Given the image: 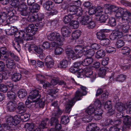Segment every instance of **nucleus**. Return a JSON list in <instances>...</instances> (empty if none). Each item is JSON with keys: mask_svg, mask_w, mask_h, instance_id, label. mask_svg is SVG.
<instances>
[{"mask_svg": "<svg viewBox=\"0 0 131 131\" xmlns=\"http://www.w3.org/2000/svg\"><path fill=\"white\" fill-rule=\"evenodd\" d=\"M47 37L48 40L52 42H51V45L47 42H44L42 46L46 48H49L51 45L53 47L60 46L62 44L64 40L63 38H61L60 34L56 32L50 33L47 35Z\"/></svg>", "mask_w": 131, "mask_h": 131, "instance_id": "1", "label": "nucleus"}, {"mask_svg": "<svg viewBox=\"0 0 131 131\" xmlns=\"http://www.w3.org/2000/svg\"><path fill=\"white\" fill-rule=\"evenodd\" d=\"M6 118L7 122L9 126L17 125L20 122L21 120L25 122L29 119L28 115L23 114L15 115L14 117L9 115Z\"/></svg>", "mask_w": 131, "mask_h": 131, "instance_id": "2", "label": "nucleus"}, {"mask_svg": "<svg viewBox=\"0 0 131 131\" xmlns=\"http://www.w3.org/2000/svg\"><path fill=\"white\" fill-rule=\"evenodd\" d=\"M83 95V93L81 92L80 89H78L75 92L74 96L67 102L66 105L65 111L66 113H69L71 110L72 106L76 102L81 100V97Z\"/></svg>", "mask_w": 131, "mask_h": 131, "instance_id": "3", "label": "nucleus"}, {"mask_svg": "<svg viewBox=\"0 0 131 131\" xmlns=\"http://www.w3.org/2000/svg\"><path fill=\"white\" fill-rule=\"evenodd\" d=\"M11 5L17 8L20 11L21 15L26 16L28 14V8L26 5L24 3L20 4L18 0H11Z\"/></svg>", "mask_w": 131, "mask_h": 131, "instance_id": "4", "label": "nucleus"}, {"mask_svg": "<svg viewBox=\"0 0 131 131\" xmlns=\"http://www.w3.org/2000/svg\"><path fill=\"white\" fill-rule=\"evenodd\" d=\"M106 5L107 7V13L111 14L112 12H114L115 13V16L117 18L121 17L122 19V16L126 12V10L125 11L123 9L114 5L107 4Z\"/></svg>", "mask_w": 131, "mask_h": 131, "instance_id": "5", "label": "nucleus"}, {"mask_svg": "<svg viewBox=\"0 0 131 131\" xmlns=\"http://www.w3.org/2000/svg\"><path fill=\"white\" fill-rule=\"evenodd\" d=\"M123 122L124 125L123 126L112 127L111 128V131H124L131 123V117L128 116L123 117Z\"/></svg>", "mask_w": 131, "mask_h": 131, "instance_id": "6", "label": "nucleus"}, {"mask_svg": "<svg viewBox=\"0 0 131 131\" xmlns=\"http://www.w3.org/2000/svg\"><path fill=\"white\" fill-rule=\"evenodd\" d=\"M61 111L58 109L56 111L52 114V117L51 119V125H55V128L56 130L60 129L61 128V125L57 118L61 115Z\"/></svg>", "mask_w": 131, "mask_h": 131, "instance_id": "7", "label": "nucleus"}, {"mask_svg": "<svg viewBox=\"0 0 131 131\" xmlns=\"http://www.w3.org/2000/svg\"><path fill=\"white\" fill-rule=\"evenodd\" d=\"M68 11L70 12V14L72 15L76 14V15L80 16L82 14V8L81 7L78 8L74 5L70 6L67 9Z\"/></svg>", "mask_w": 131, "mask_h": 131, "instance_id": "8", "label": "nucleus"}, {"mask_svg": "<svg viewBox=\"0 0 131 131\" xmlns=\"http://www.w3.org/2000/svg\"><path fill=\"white\" fill-rule=\"evenodd\" d=\"M38 29V27L36 25L31 24L25 28L24 30L27 33H30L34 35L37 33Z\"/></svg>", "mask_w": 131, "mask_h": 131, "instance_id": "9", "label": "nucleus"}, {"mask_svg": "<svg viewBox=\"0 0 131 131\" xmlns=\"http://www.w3.org/2000/svg\"><path fill=\"white\" fill-rule=\"evenodd\" d=\"M66 53L68 58H71L73 60L80 58L83 55L81 53H80L78 54V53L77 54L76 53H75L72 50H66Z\"/></svg>", "mask_w": 131, "mask_h": 131, "instance_id": "10", "label": "nucleus"}, {"mask_svg": "<svg viewBox=\"0 0 131 131\" xmlns=\"http://www.w3.org/2000/svg\"><path fill=\"white\" fill-rule=\"evenodd\" d=\"M24 127L27 131H40V129L34 124L26 123L24 125Z\"/></svg>", "mask_w": 131, "mask_h": 131, "instance_id": "11", "label": "nucleus"}, {"mask_svg": "<svg viewBox=\"0 0 131 131\" xmlns=\"http://www.w3.org/2000/svg\"><path fill=\"white\" fill-rule=\"evenodd\" d=\"M123 35V32L119 29H117L111 34L110 36V39L112 40L122 37Z\"/></svg>", "mask_w": 131, "mask_h": 131, "instance_id": "12", "label": "nucleus"}, {"mask_svg": "<svg viewBox=\"0 0 131 131\" xmlns=\"http://www.w3.org/2000/svg\"><path fill=\"white\" fill-rule=\"evenodd\" d=\"M19 36L18 37V38L20 37L21 38V37H22L23 39L27 41L32 39V35L31 34L27 33L25 31H20V32H19Z\"/></svg>", "mask_w": 131, "mask_h": 131, "instance_id": "13", "label": "nucleus"}, {"mask_svg": "<svg viewBox=\"0 0 131 131\" xmlns=\"http://www.w3.org/2000/svg\"><path fill=\"white\" fill-rule=\"evenodd\" d=\"M29 52L34 51L37 53L40 54L43 52L42 49L39 46H37L34 44L30 45L28 48Z\"/></svg>", "mask_w": 131, "mask_h": 131, "instance_id": "14", "label": "nucleus"}, {"mask_svg": "<svg viewBox=\"0 0 131 131\" xmlns=\"http://www.w3.org/2000/svg\"><path fill=\"white\" fill-rule=\"evenodd\" d=\"M102 8L101 6H99L96 9L93 8L89 9V13L90 15L95 14L96 16H98L102 14Z\"/></svg>", "mask_w": 131, "mask_h": 131, "instance_id": "15", "label": "nucleus"}, {"mask_svg": "<svg viewBox=\"0 0 131 131\" xmlns=\"http://www.w3.org/2000/svg\"><path fill=\"white\" fill-rule=\"evenodd\" d=\"M45 66L48 68H50L53 66V61L51 56H47L45 60Z\"/></svg>", "mask_w": 131, "mask_h": 131, "instance_id": "16", "label": "nucleus"}, {"mask_svg": "<svg viewBox=\"0 0 131 131\" xmlns=\"http://www.w3.org/2000/svg\"><path fill=\"white\" fill-rule=\"evenodd\" d=\"M109 32V30L106 29L101 30L100 31H98L97 33V38L101 40L105 39V33Z\"/></svg>", "mask_w": 131, "mask_h": 131, "instance_id": "17", "label": "nucleus"}, {"mask_svg": "<svg viewBox=\"0 0 131 131\" xmlns=\"http://www.w3.org/2000/svg\"><path fill=\"white\" fill-rule=\"evenodd\" d=\"M71 30L67 26H64L61 29V32L63 36L67 37H69L70 35Z\"/></svg>", "mask_w": 131, "mask_h": 131, "instance_id": "18", "label": "nucleus"}, {"mask_svg": "<svg viewBox=\"0 0 131 131\" xmlns=\"http://www.w3.org/2000/svg\"><path fill=\"white\" fill-rule=\"evenodd\" d=\"M39 17H40V19L39 18V20H41L43 18V16L42 15L40 14L36 13L34 15H30L28 16L27 20L29 22H33L36 20L37 19H38Z\"/></svg>", "mask_w": 131, "mask_h": 131, "instance_id": "19", "label": "nucleus"}, {"mask_svg": "<svg viewBox=\"0 0 131 131\" xmlns=\"http://www.w3.org/2000/svg\"><path fill=\"white\" fill-rule=\"evenodd\" d=\"M78 69L75 68L73 66L70 67L69 69V71L72 73L77 72V74L79 75L77 76L78 78H82L81 76L83 75V72H84L83 69H81L80 70H78Z\"/></svg>", "mask_w": 131, "mask_h": 131, "instance_id": "20", "label": "nucleus"}, {"mask_svg": "<svg viewBox=\"0 0 131 131\" xmlns=\"http://www.w3.org/2000/svg\"><path fill=\"white\" fill-rule=\"evenodd\" d=\"M95 53L94 51L89 47L87 46L84 49L83 53L85 55L90 56V57L93 56Z\"/></svg>", "mask_w": 131, "mask_h": 131, "instance_id": "21", "label": "nucleus"}, {"mask_svg": "<svg viewBox=\"0 0 131 131\" xmlns=\"http://www.w3.org/2000/svg\"><path fill=\"white\" fill-rule=\"evenodd\" d=\"M87 131H99L100 128L95 123H89L86 128Z\"/></svg>", "mask_w": 131, "mask_h": 131, "instance_id": "22", "label": "nucleus"}, {"mask_svg": "<svg viewBox=\"0 0 131 131\" xmlns=\"http://www.w3.org/2000/svg\"><path fill=\"white\" fill-rule=\"evenodd\" d=\"M13 14V12L11 11H8L7 13L5 12H3L0 15V20L2 23L3 22H5L6 20H5L6 19L7 16H12L11 14Z\"/></svg>", "mask_w": 131, "mask_h": 131, "instance_id": "23", "label": "nucleus"}, {"mask_svg": "<svg viewBox=\"0 0 131 131\" xmlns=\"http://www.w3.org/2000/svg\"><path fill=\"white\" fill-rule=\"evenodd\" d=\"M115 73H112L110 77V79L113 78L116 81L119 82H122L124 81L126 79V77L123 75H119L115 77L114 75Z\"/></svg>", "mask_w": 131, "mask_h": 131, "instance_id": "24", "label": "nucleus"}, {"mask_svg": "<svg viewBox=\"0 0 131 131\" xmlns=\"http://www.w3.org/2000/svg\"><path fill=\"white\" fill-rule=\"evenodd\" d=\"M5 64L7 68L11 69L14 67L15 64L13 60L8 58L5 60Z\"/></svg>", "mask_w": 131, "mask_h": 131, "instance_id": "25", "label": "nucleus"}, {"mask_svg": "<svg viewBox=\"0 0 131 131\" xmlns=\"http://www.w3.org/2000/svg\"><path fill=\"white\" fill-rule=\"evenodd\" d=\"M91 17L85 15L82 16L81 18L79 17L80 22L81 24L83 25H86L89 20H91Z\"/></svg>", "mask_w": 131, "mask_h": 131, "instance_id": "26", "label": "nucleus"}, {"mask_svg": "<svg viewBox=\"0 0 131 131\" xmlns=\"http://www.w3.org/2000/svg\"><path fill=\"white\" fill-rule=\"evenodd\" d=\"M7 108L10 111H14L16 109L17 105L15 102L14 101H9L7 104Z\"/></svg>", "mask_w": 131, "mask_h": 131, "instance_id": "27", "label": "nucleus"}, {"mask_svg": "<svg viewBox=\"0 0 131 131\" xmlns=\"http://www.w3.org/2000/svg\"><path fill=\"white\" fill-rule=\"evenodd\" d=\"M115 108L119 112H122L126 109L125 105L120 102L117 103L115 105Z\"/></svg>", "mask_w": 131, "mask_h": 131, "instance_id": "28", "label": "nucleus"}, {"mask_svg": "<svg viewBox=\"0 0 131 131\" xmlns=\"http://www.w3.org/2000/svg\"><path fill=\"white\" fill-rule=\"evenodd\" d=\"M93 59L92 57H86L82 62V65L84 66H88L93 61Z\"/></svg>", "mask_w": 131, "mask_h": 131, "instance_id": "29", "label": "nucleus"}, {"mask_svg": "<svg viewBox=\"0 0 131 131\" xmlns=\"http://www.w3.org/2000/svg\"><path fill=\"white\" fill-rule=\"evenodd\" d=\"M105 55V51L100 49L97 51L95 53V57L96 58L100 59L103 58Z\"/></svg>", "mask_w": 131, "mask_h": 131, "instance_id": "30", "label": "nucleus"}, {"mask_svg": "<svg viewBox=\"0 0 131 131\" xmlns=\"http://www.w3.org/2000/svg\"><path fill=\"white\" fill-rule=\"evenodd\" d=\"M39 96V95L38 91L37 90H35L31 91L28 98L32 100Z\"/></svg>", "mask_w": 131, "mask_h": 131, "instance_id": "31", "label": "nucleus"}, {"mask_svg": "<svg viewBox=\"0 0 131 131\" xmlns=\"http://www.w3.org/2000/svg\"><path fill=\"white\" fill-rule=\"evenodd\" d=\"M129 28V26L127 24H125L120 25H119L117 26V29L120 30L121 28L122 31L125 33H127Z\"/></svg>", "mask_w": 131, "mask_h": 131, "instance_id": "32", "label": "nucleus"}, {"mask_svg": "<svg viewBox=\"0 0 131 131\" xmlns=\"http://www.w3.org/2000/svg\"><path fill=\"white\" fill-rule=\"evenodd\" d=\"M17 109L19 113L20 114L25 112L26 110V108L24 103L20 102L18 104Z\"/></svg>", "mask_w": 131, "mask_h": 131, "instance_id": "33", "label": "nucleus"}, {"mask_svg": "<svg viewBox=\"0 0 131 131\" xmlns=\"http://www.w3.org/2000/svg\"><path fill=\"white\" fill-rule=\"evenodd\" d=\"M102 111L101 109H99L98 111H95V113L94 116V118L95 120H99L102 117Z\"/></svg>", "mask_w": 131, "mask_h": 131, "instance_id": "34", "label": "nucleus"}, {"mask_svg": "<svg viewBox=\"0 0 131 131\" xmlns=\"http://www.w3.org/2000/svg\"><path fill=\"white\" fill-rule=\"evenodd\" d=\"M97 111L92 106H90L86 110L85 112L88 115H94L95 111Z\"/></svg>", "mask_w": 131, "mask_h": 131, "instance_id": "35", "label": "nucleus"}, {"mask_svg": "<svg viewBox=\"0 0 131 131\" xmlns=\"http://www.w3.org/2000/svg\"><path fill=\"white\" fill-rule=\"evenodd\" d=\"M104 108L105 109L108 111L109 112L112 113L114 112V110L112 108L111 103L110 101H107L105 103Z\"/></svg>", "mask_w": 131, "mask_h": 131, "instance_id": "36", "label": "nucleus"}, {"mask_svg": "<svg viewBox=\"0 0 131 131\" xmlns=\"http://www.w3.org/2000/svg\"><path fill=\"white\" fill-rule=\"evenodd\" d=\"M40 8V6L37 4H35L29 7L30 11L32 13L36 12Z\"/></svg>", "mask_w": 131, "mask_h": 131, "instance_id": "37", "label": "nucleus"}, {"mask_svg": "<svg viewBox=\"0 0 131 131\" xmlns=\"http://www.w3.org/2000/svg\"><path fill=\"white\" fill-rule=\"evenodd\" d=\"M52 4V2L51 1H47L43 4L44 8L47 10H50Z\"/></svg>", "mask_w": 131, "mask_h": 131, "instance_id": "38", "label": "nucleus"}, {"mask_svg": "<svg viewBox=\"0 0 131 131\" xmlns=\"http://www.w3.org/2000/svg\"><path fill=\"white\" fill-rule=\"evenodd\" d=\"M17 94L20 98H23L26 95L27 93L25 90L20 89L17 92Z\"/></svg>", "mask_w": 131, "mask_h": 131, "instance_id": "39", "label": "nucleus"}, {"mask_svg": "<svg viewBox=\"0 0 131 131\" xmlns=\"http://www.w3.org/2000/svg\"><path fill=\"white\" fill-rule=\"evenodd\" d=\"M101 123H102V125L104 126L112 125L114 124V121L110 119H106L104 121H102Z\"/></svg>", "mask_w": 131, "mask_h": 131, "instance_id": "40", "label": "nucleus"}, {"mask_svg": "<svg viewBox=\"0 0 131 131\" xmlns=\"http://www.w3.org/2000/svg\"><path fill=\"white\" fill-rule=\"evenodd\" d=\"M21 78V75L19 73H14L12 77V80L16 82L20 80Z\"/></svg>", "mask_w": 131, "mask_h": 131, "instance_id": "41", "label": "nucleus"}, {"mask_svg": "<svg viewBox=\"0 0 131 131\" xmlns=\"http://www.w3.org/2000/svg\"><path fill=\"white\" fill-rule=\"evenodd\" d=\"M93 115H88L82 118V121L84 122L88 123L90 122L94 118Z\"/></svg>", "mask_w": 131, "mask_h": 131, "instance_id": "42", "label": "nucleus"}, {"mask_svg": "<svg viewBox=\"0 0 131 131\" xmlns=\"http://www.w3.org/2000/svg\"><path fill=\"white\" fill-rule=\"evenodd\" d=\"M81 35V31L79 30H76L74 31L72 33V37L73 39H78Z\"/></svg>", "mask_w": 131, "mask_h": 131, "instance_id": "43", "label": "nucleus"}, {"mask_svg": "<svg viewBox=\"0 0 131 131\" xmlns=\"http://www.w3.org/2000/svg\"><path fill=\"white\" fill-rule=\"evenodd\" d=\"M45 101L43 99H39L36 102L35 106H38L40 108H43L45 105Z\"/></svg>", "mask_w": 131, "mask_h": 131, "instance_id": "44", "label": "nucleus"}, {"mask_svg": "<svg viewBox=\"0 0 131 131\" xmlns=\"http://www.w3.org/2000/svg\"><path fill=\"white\" fill-rule=\"evenodd\" d=\"M84 48H84L82 46L78 45L75 47L74 49L76 53L78 54L80 53L82 54V52H83L84 49Z\"/></svg>", "mask_w": 131, "mask_h": 131, "instance_id": "45", "label": "nucleus"}, {"mask_svg": "<svg viewBox=\"0 0 131 131\" xmlns=\"http://www.w3.org/2000/svg\"><path fill=\"white\" fill-rule=\"evenodd\" d=\"M8 116H7L5 118L6 123L2 124V126L0 124V131L2 130H3L5 131L7 129H9V128L11 127L12 126H9L7 122L6 118Z\"/></svg>", "mask_w": 131, "mask_h": 131, "instance_id": "46", "label": "nucleus"}, {"mask_svg": "<svg viewBox=\"0 0 131 131\" xmlns=\"http://www.w3.org/2000/svg\"><path fill=\"white\" fill-rule=\"evenodd\" d=\"M94 105L93 106L97 111H98L99 109H101V105L99 100L97 99L94 102Z\"/></svg>", "mask_w": 131, "mask_h": 131, "instance_id": "47", "label": "nucleus"}, {"mask_svg": "<svg viewBox=\"0 0 131 131\" xmlns=\"http://www.w3.org/2000/svg\"><path fill=\"white\" fill-rule=\"evenodd\" d=\"M72 14H70V15L68 16H64L63 19V21L65 23H69L71 19L73 18Z\"/></svg>", "mask_w": 131, "mask_h": 131, "instance_id": "48", "label": "nucleus"}, {"mask_svg": "<svg viewBox=\"0 0 131 131\" xmlns=\"http://www.w3.org/2000/svg\"><path fill=\"white\" fill-rule=\"evenodd\" d=\"M70 25L71 27L73 29L78 28L79 26V23L77 21L73 20L70 23Z\"/></svg>", "mask_w": 131, "mask_h": 131, "instance_id": "49", "label": "nucleus"}, {"mask_svg": "<svg viewBox=\"0 0 131 131\" xmlns=\"http://www.w3.org/2000/svg\"><path fill=\"white\" fill-rule=\"evenodd\" d=\"M51 78V77L50 76L45 75L44 76L41 74H39L37 75L36 79L40 81H40H43L42 80V79L44 78L48 79L50 78Z\"/></svg>", "mask_w": 131, "mask_h": 131, "instance_id": "50", "label": "nucleus"}, {"mask_svg": "<svg viewBox=\"0 0 131 131\" xmlns=\"http://www.w3.org/2000/svg\"><path fill=\"white\" fill-rule=\"evenodd\" d=\"M68 62L66 60H63L60 62L61 68H65L68 66Z\"/></svg>", "mask_w": 131, "mask_h": 131, "instance_id": "51", "label": "nucleus"}, {"mask_svg": "<svg viewBox=\"0 0 131 131\" xmlns=\"http://www.w3.org/2000/svg\"><path fill=\"white\" fill-rule=\"evenodd\" d=\"M87 27L89 29L93 28L95 26V24L94 22L92 20V18H91V20H89L87 24L86 25Z\"/></svg>", "mask_w": 131, "mask_h": 131, "instance_id": "52", "label": "nucleus"}, {"mask_svg": "<svg viewBox=\"0 0 131 131\" xmlns=\"http://www.w3.org/2000/svg\"><path fill=\"white\" fill-rule=\"evenodd\" d=\"M106 68H107L106 67H103L100 69V70L99 73L100 76L103 77L105 75Z\"/></svg>", "mask_w": 131, "mask_h": 131, "instance_id": "53", "label": "nucleus"}, {"mask_svg": "<svg viewBox=\"0 0 131 131\" xmlns=\"http://www.w3.org/2000/svg\"><path fill=\"white\" fill-rule=\"evenodd\" d=\"M99 16H100L99 19V21L101 22H105L107 18V17L106 15L104 14L103 11L102 14Z\"/></svg>", "mask_w": 131, "mask_h": 131, "instance_id": "54", "label": "nucleus"}, {"mask_svg": "<svg viewBox=\"0 0 131 131\" xmlns=\"http://www.w3.org/2000/svg\"><path fill=\"white\" fill-rule=\"evenodd\" d=\"M85 74L84 76L86 77H91L93 73V71L92 70L88 69H87L85 70L84 71Z\"/></svg>", "mask_w": 131, "mask_h": 131, "instance_id": "55", "label": "nucleus"}, {"mask_svg": "<svg viewBox=\"0 0 131 131\" xmlns=\"http://www.w3.org/2000/svg\"><path fill=\"white\" fill-rule=\"evenodd\" d=\"M124 44V42L123 40L119 39L116 41L115 45L117 48H119L123 46Z\"/></svg>", "mask_w": 131, "mask_h": 131, "instance_id": "56", "label": "nucleus"}, {"mask_svg": "<svg viewBox=\"0 0 131 131\" xmlns=\"http://www.w3.org/2000/svg\"><path fill=\"white\" fill-rule=\"evenodd\" d=\"M108 23L109 25L111 26H114L116 24V20L115 19L112 17L110 18Z\"/></svg>", "mask_w": 131, "mask_h": 131, "instance_id": "57", "label": "nucleus"}, {"mask_svg": "<svg viewBox=\"0 0 131 131\" xmlns=\"http://www.w3.org/2000/svg\"><path fill=\"white\" fill-rule=\"evenodd\" d=\"M130 51V49L128 47H124L122 48V53L123 54H129Z\"/></svg>", "mask_w": 131, "mask_h": 131, "instance_id": "58", "label": "nucleus"}, {"mask_svg": "<svg viewBox=\"0 0 131 131\" xmlns=\"http://www.w3.org/2000/svg\"><path fill=\"white\" fill-rule=\"evenodd\" d=\"M106 52L108 53H114L116 51V49L114 47L108 46L106 48Z\"/></svg>", "mask_w": 131, "mask_h": 131, "instance_id": "59", "label": "nucleus"}, {"mask_svg": "<svg viewBox=\"0 0 131 131\" xmlns=\"http://www.w3.org/2000/svg\"><path fill=\"white\" fill-rule=\"evenodd\" d=\"M61 121L63 124H66L69 122V119L68 116H62Z\"/></svg>", "mask_w": 131, "mask_h": 131, "instance_id": "60", "label": "nucleus"}, {"mask_svg": "<svg viewBox=\"0 0 131 131\" xmlns=\"http://www.w3.org/2000/svg\"><path fill=\"white\" fill-rule=\"evenodd\" d=\"M110 40L106 38L103 39L100 41V43L103 46H105L108 45L110 43Z\"/></svg>", "mask_w": 131, "mask_h": 131, "instance_id": "61", "label": "nucleus"}, {"mask_svg": "<svg viewBox=\"0 0 131 131\" xmlns=\"http://www.w3.org/2000/svg\"><path fill=\"white\" fill-rule=\"evenodd\" d=\"M63 51V49L61 48L57 47L54 50V53L56 55H58L61 54Z\"/></svg>", "mask_w": 131, "mask_h": 131, "instance_id": "62", "label": "nucleus"}, {"mask_svg": "<svg viewBox=\"0 0 131 131\" xmlns=\"http://www.w3.org/2000/svg\"><path fill=\"white\" fill-rule=\"evenodd\" d=\"M7 90V88L6 85L4 84H1L0 85V91L3 92H6Z\"/></svg>", "mask_w": 131, "mask_h": 131, "instance_id": "63", "label": "nucleus"}, {"mask_svg": "<svg viewBox=\"0 0 131 131\" xmlns=\"http://www.w3.org/2000/svg\"><path fill=\"white\" fill-rule=\"evenodd\" d=\"M81 2L79 0H73L72 4L74 5L77 8L79 7H80V6L81 5Z\"/></svg>", "mask_w": 131, "mask_h": 131, "instance_id": "64", "label": "nucleus"}]
</instances>
